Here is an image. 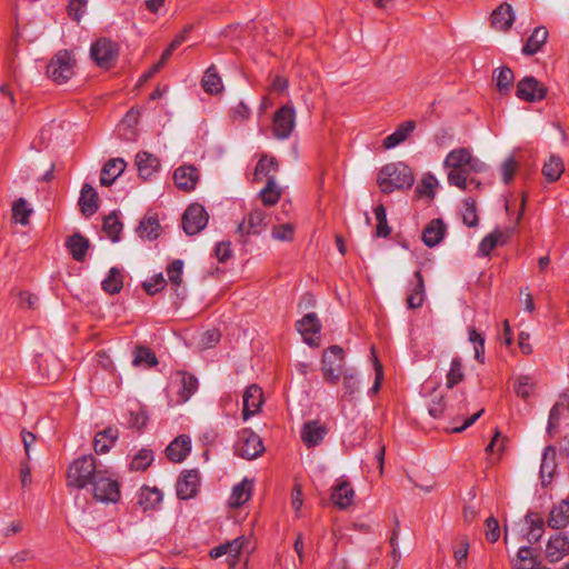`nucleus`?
I'll return each instance as SVG.
<instances>
[{
	"instance_id": "obj_32",
	"label": "nucleus",
	"mask_w": 569,
	"mask_h": 569,
	"mask_svg": "<svg viewBox=\"0 0 569 569\" xmlns=\"http://www.w3.org/2000/svg\"><path fill=\"white\" fill-rule=\"evenodd\" d=\"M548 525L553 529L566 528L569 525V500H562L552 508Z\"/></svg>"
},
{
	"instance_id": "obj_55",
	"label": "nucleus",
	"mask_w": 569,
	"mask_h": 569,
	"mask_svg": "<svg viewBox=\"0 0 569 569\" xmlns=\"http://www.w3.org/2000/svg\"><path fill=\"white\" fill-rule=\"evenodd\" d=\"M499 233L487 234L478 246V254L481 257H488L491 251L499 244Z\"/></svg>"
},
{
	"instance_id": "obj_59",
	"label": "nucleus",
	"mask_w": 569,
	"mask_h": 569,
	"mask_svg": "<svg viewBox=\"0 0 569 569\" xmlns=\"http://www.w3.org/2000/svg\"><path fill=\"white\" fill-rule=\"evenodd\" d=\"M502 181L508 184L517 171V162L513 157L507 158L500 168Z\"/></svg>"
},
{
	"instance_id": "obj_63",
	"label": "nucleus",
	"mask_w": 569,
	"mask_h": 569,
	"mask_svg": "<svg viewBox=\"0 0 569 569\" xmlns=\"http://www.w3.org/2000/svg\"><path fill=\"white\" fill-rule=\"evenodd\" d=\"M562 411V405L556 403L549 412L548 423H547V432L552 435L553 430L559 426L560 416Z\"/></svg>"
},
{
	"instance_id": "obj_17",
	"label": "nucleus",
	"mask_w": 569,
	"mask_h": 569,
	"mask_svg": "<svg viewBox=\"0 0 569 569\" xmlns=\"http://www.w3.org/2000/svg\"><path fill=\"white\" fill-rule=\"evenodd\" d=\"M136 166L139 176L147 180L151 178L160 169V160L152 153L140 151L136 156Z\"/></svg>"
},
{
	"instance_id": "obj_39",
	"label": "nucleus",
	"mask_w": 569,
	"mask_h": 569,
	"mask_svg": "<svg viewBox=\"0 0 569 569\" xmlns=\"http://www.w3.org/2000/svg\"><path fill=\"white\" fill-rule=\"evenodd\" d=\"M202 88L210 94H217L222 90V81L214 66H210L202 78Z\"/></svg>"
},
{
	"instance_id": "obj_13",
	"label": "nucleus",
	"mask_w": 569,
	"mask_h": 569,
	"mask_svg": "<svg viewBox=\"0 0 569 569\" xmlns=\"http://www.w3.org/2000/svg\"><path fill=\"white\" fill-rule=\"evenodd\" d=\"M200 486L199 472L194 469L183 471L178 478L176 490L179 499L187 500L193 498Z\"/></svg>"
},
{
	"instance_id": "obj_28",
	"label": "nucleus",
	"mask_w": 569,
	"mask_h": 569,
	"mask_svg": "<svg viewBox=\"0 0 569 569\" xmlns=\"http://www.w3.org/2000/svg\"><path fill=\"white\" fill-rule=\"evenodd\" d=\"M66 246L76 261H83L90 247L89 239L80 233H74L68 238Z\"/></svg>"
},
{
	"instance_id": "obj_23",
	"label": "nucleus",
	"mask_w": 569,
	"mask_h": 569,
	"mask_svg": "<svg viewBox=\"0 0 569 569\" xmlns=\"http://www.w3.org/2000/svg\"><path fill=\"white\" fill-rule=\"evenodd\" d=\"M446 233V226L441 219L431 220L422 231V241L423 243L432 248L439 244Z\"/></svg>"
},
{
	"instance_id": "obj_53",
	"label": "nucleus",
	"mask_w": 569,
	"mask_h": 569,
	"mask_svg": "<svg viewBox=\"0 0 569 569\" xmlns=\"http://www.w3.org/2000/svg\"><path fill=\"white\" fill-rule=\"evenodd\" d=\"M183 261L177 259L167 268V274L172 286L178 289L182 283Z\"/></svg>"
},
{
	"instance_id": "obj_35",
	"label": "nucleus",
	"mask_w": 569,
	"mask_h": 569,
	"mask_svg": "<svg viewBox=\"0 0 569 569\" xmlns=\"http://www.w3.org/2000/svg\"><path fill=\"white\" fill-rule=\"evenodd\" d=\"M470 156L471 151L468 148H456L447 154L443 167L451 170L466 167L470 160Z\"/></svg>"
},
{
	"instance_id": "obj_2",
	"label": "nucleus",
	"mask_w": 569,
	"mask_h": 569,
	"mask_svg": "<svg viewBox=\"0 0 569 569\" xmlns=\"http://www.w3.org/2000/svg\"><path fill=\"white\" fill-rule=\"evenodd\" d=\"M415 181L411 169L403 162L388 163L379 172L378 184L383 193L409 189Z\"/></svg>"
},
{
	"instance_id": "obj_14",
	"label": "nucleus",
	"mask_w": 569,
	"mask_h": 569,
	"mask_svg": "<svg viewBox=\"0 0 569 569\" xmlns=\"http://www.w3.org/2000/svg\"><path fill=\"white\" fill-rule=\"evenodd\" d=\"M262 399V389L257 385H250L243 392L242 397V417L248 420L250 417L259 412Z\"/></svg>"
},
{
	"instance_id": "obj_1",
	"label": "nucleus",
	"mask_w": 569,
	"mask_h": 569,
	"mask_svg": "<svg viewBox=\"0 0 569 569\" xmlns=\"http://www.w3.org/2000/svg\"><path fill=\"white\" fill-rule=\"evenodd\" d=\"M67 486L90 490L100 502H117L120 499V485L109 468L93 455L74 459L67 470Z\"/></svg>"
},
{
	"instance_id": "obj_49",
	"label": "nucleus",
	"mask_w": 569,
	"mask_h": 569,
	"mask_svg": "<svg viewBox=\"0 0 569 569\" xmlns=\"http://www.w3.org/2000/svg\"><path fill=\"white\" fill-rule=\"evenodd\" d=\"M522 562L527 563L528 566H536V559L533 558V550L531 547H520L516 558L512 560V568L513 569H529L522 567Z\"/></svg>"
},
{
	"instance_id": "obj_51",
	"label": "nucleus",
	"mask_w": 569,
	"mask_h": 569,
	"mask_svg": "<svg viewBox=\"0 0 569 569\" xmlns=\"http://www.w3.org/2000/svg\"><path fill=\"white\" fill-rule=\"evenodd\" d=\"M447 179L450 186H455L462 191L468 190V187L470 184H475V188L480 187V182L477 181L476 179H467L466 177H462L460 173L455 172L453 170H450L448 172Z\"/></svg>"
},
{
	"instance_id": "obj_64",
	"label": "nucleus",
	"mask_w": 569,
	"mask_h": 569,
	"mask_svg": "<svg viewBox=\"0 0 569 569\" xmlns=\"http://www.w3.org/2000/svg\"><path fill=\"white\" fill-rule=\"evenodd\" d=\"M341 377L343 378V388L346 395L353 396L359 390V382L355 373L346 371Z\"/></svg>"
},
{
	"instance_id": "obj_19",
	"label": "nucleus",
	"mask_w": 569,
	"mask_h": 569,
	"mask_svg": "<svg viewBox=\"0 0 569 569\" xmlns=\"http://www.w3.org/2000/svg\"><path fill=\"white\" fill-rule=\"evenodd\" d=\"M119 438V430L116 427H108L96 433L93 448L96 453L104 455L113 447Z\"/></svg>"
},
{
	"instance_id": "obj_8",
	"label": "nucleus",
	"mask_w": 569,
	"mask_h": 569,
	"mask_svg": "<svg viewBox=\"0 0 569 569\" xmlns=\"http://www.w3.org/2000/svg\"><path fill=\"white\" fill-rule=\"evenodd\" d=\"M208 223V213L199 203L190 204L182 216V228L188 236L199 233Z\"/></svg>"
},
{
	"instance_id": "obj_31",
	"label": "nucleus",
	"mask_w": 569,
	"mask_h": 569,
	"mask_svg": "<svg viewBox=\"0 0 569 569\" xmlns=\"http://www.w3.org/2000/svg\"><path fill=\"white\" fill-rule=\"evenodd\" d=\"M556 468V448L553 446H548L543 451L540 465V476L543 485L551 481Z\"/></svg>"
},
{
	"instance_id": "obj_34",
	"label": "nucleus",
	"mask_w": 569,
	"mask_h": 569,
	"mask_svg": "<svg viewBox=\"0 0 569 569\" xmlns=\"http://www.w3.org/2000/svg\"><path fill=\"white\" fill-rule=\"evenodd\" d=\"M565 171V163L557 154H550L542 167V174L548 182L557 181Z\"/></svg>"
},
{
	"instance_id": "obj_7",
	"label": "nucleus",
	"mask_w": 569,
	"mask_h": 569,
	"mask_svg": "<svg viewBox=\"0 0 569 569\" xmlns=\"http://www.w3.org/2000/svg\"><path fill=\"white\" fill-rule=\"evenodd\" d=\"M296 109L292 103L279 108L273 116L272 132L279 140L288 139L296 127Z\"/></svg>"
},
{
	"instance_id": "obj_62",
	"label": "nucleus",
	"mask_w": 569,
	"mask_h": 569,
	"mask_svg": "<svg viewBox=\"0 0 569 569\" xmlns=\"http://www.w3.org/2000/svg\"><path fill=\"white\" fill-rule=\"evenodd\" d=\"M486 539L489 542H496L498 541L500 537V528L498 520L495 517H489L486 520Z\"/></svg>"
},
{
	"instance_id": "obj_42",
	"label": "nucleus",
	"mask_w": 569,
	"mask_h": 569,
	"mask_svg": "<svg viewBox=\"0 0 569 569\" xmlns=\"http://www.w3.org/2000/svg\"><path fill=\"white\" fill-rule=\"evenodd\" d=\"M102 229L112 242H118L120 240L122 223L119 220L116 212H112L104 217Z\"/></svg>"
},
{
	"instance_id": "obj_4",
	"label": "nucleus",
	"mask_w": 569,
	"mask_h": 569,
	"mask_svg": "<svg viewBox=\"0 0 569 569\" xmlns=\"http://www.w3.org/2000/svg\"><path fill=\"white\" fill-rule=\"evenodd\" d=\"M74 60L68 50H60L47 66V74L54 82L61 84L73 76Z\"/></svg>"
},
{
	"instance_id": "obj_57",
	"label": "nucleus",
	"mask_w": 569,
	"mask_h": 569,
	"mask_svg": "<svg viewBox=\"0 0 569 569\" xmlns=\"http://www.w3.org/2000/svg\"><path fill=\"white\" fill-rule=\"evenodd\" d=\"M437 186V178L431 173H427L423 176L421 183L417 187V192L432 198Z\"/></svg>"
},
{
	"instance_id": "obj_26",
	"label": "nucleus",
	"mask_w": 569,
	"mask_h": 569,
	"mask_svg": "<svg viewBox=\"0 0 569 569\" xmlns=\"http://www.w3.org/2000/svg\"><path fill=\"white\" fill-rule=\"evenodd\" d=\"M126 167L127 163L121 158L108 160L101 170L100 183L106 187L111 186L114 180L124 171Z\"/></svg>"
},
{
	"instance_id": "obj_3",
	"label": "nucleus",
	"mask_w": 569,
	"mask_h": 569,
	"mask_svg": "<svg viewBox=\"0 0 569 569\" xmlns=\"http://www.w3.org/2000/svg\"><path fill=\"white\" fill-rule=\"evenodd\" d=\"M345 365L343 350L339 346L327 348L322 356V375L327 382L337 385L341 378Z\"/></svg>"
},
{
	"instance_id": "obj_50",
	"label": "nucleus",
	"mask_w": 569,
	"mask_h": 569,
	"mask_svg": "<svg viewBox=\"0 0 569 569\" xmlns=\"http://www.w3.org/2000/svg\"><path fill=\"white\" fill-rule=\"evenodd\" d=\"M153 461V452L149 449H141L132 459L130 469L134 471L146 470Z\"/></svg>"
},
{
	"instance_id": "obj_15",
	"label": "nucleus",
	"mask_w": 569,
	"mask_h": 569,
	"mask_svg": "<svg viewBox=\"0 0 569 569\" xmlns=\"http://www.w3.org/2000/svg\"><path fill=\"white\" fill-rule=\"evenodd\" d=\"M569 553V538L563 532L551 536L546 547V557L550 562H558Z\"/></svg>"
},
{
	"instance_id": "obj_16",
	"label": "nucleus",
	"mask_w": 569,
	"mask_h": 569,
	"mask_svg": "<svg viewBox=\"0 0 569 569\" xmlns=\"http://www.w3.org/2000/svg\"><path fill=\"white\" fill-rule=\"evenodd\" d=\"M327 432V428L318 420H310L303 423L300 436L308 448H313L323 441Z\"/></svg>"
},
{
	"instance_id": "obj_6",
	"label": "nucleus",
	"mask_w": 569,
	"mask_h": 569,
	"mask_svg": "<svg viewBox=\"0 0 569 569\" xmlns=\"http://www.w3.org/2000/svg\"><path fill=\"white\" fill-rule=\"evenodd\" d=\"M264 451L261 438L250 429H242L234 445V453L241 458L252 460Z\"/></svg>"
},
{
	"instance_id": "obj_33",
	"label": "nucleus",
	"mask_w": 569,
	"mask_h": 569,
	"mask_svg": "<svg viewBox=\"0 0 569 569\" xmlns=\"http://www.w3.org/2000/svg\"><path fill=\"white\" fill-rule=\"evenodd\" d=\"M162 501V492L158 488L143 486L139 490L138 503L143 510H151L158 507Z\"/></svg>"
},
{
	"instance_id": "obj_47",
	"label": "nucleus",
	"mask_w": 569,
	"mask_h": 569,
	"mask_svg": "<svg viewBox=\"0 0 569 569\" xmlns=\"http://www.w3.org/2000/svg\"><path fill=\"white\" fill-rule=\"evenodd\" d=\"M375 216L377 220L376 236L378 238H387L391 233V228L388 226L383 204H379L375 208Z\"/></svg>"
},
{
	"instance_id": "obj_38",
	"label": "nucleus",
	"mask_w": 569,
	"mask_h": 569,
	"mask_svg": "<svg viewBox=\"0 0 569 569\" xmlns=\"http://www.w3.org/2000/svg\"><path fill=\"white\" fill-rule=\"evenodd\" d=\"M281 188L276 182V177H270L259 197L264 206H274L281 198Z\"/></svg>"
},
{
	"instance_id": "obj_5",
	"label": "nucleus",
	"mask_w": 569,
	"mask_h": 569,
	"mask_svg": "<svg viewBox=\"0 0 569 569\" xmlns=\"http://www.w3.org/2000/svg\"><path fill=\"white\" fill-rule=\"evenodd\" d=\"M119 48L116 42L108 38H100L91 44L90 56L102 69H110L116 64Z\"/></svg>"
},
{
	"instance_id": "obj_41",
	"label": "nucleus",
	"mask_w": 569,
	"mask_h": 569,
	"mask_svg": "<svg viewBox=\"0 0 569 569\" xmlns=\"http://www.w3.org/2000/svg\"><path fill=\"white\" fill-rule=\"evenodd\" d=\"M101 286L102 289L109 295L119 293L123 287L121 270L117 267H112L108 277L102 281Z\"/></svg>"
},
{
	"instance_id": "obj_43",
	"label": "nucleus",
	"mask_w": 569,
	"mask_h": 569,
	"mask_svg": "<svg viewBox=\"0 0 569 569\" xmlns=\"http://www.w3.org/2000/svg\"><path fill=\"white\" fill-rule=\"evenodd\" d=\"M465 379L462 361L460 357H455L451 360L450 369L447 373L446 387L452 389Z\"/></svg>"
},
{
	"instance_id": "obj_45",
	"label": "nucleus",
	"mask_w": 569,
	"mask_h": 569,
	"mask_svg": "<svg viewBox=\"0 0 569 569\" xmlns=\"http://www.w3.org/2000/svg\"><path fill=\"white\" fill-rule=\"evenodd\" d=\"M428 412L431 417L438 419L442 417H451L455 415V410L451 406H448L445 398L436 397L428 406Z\"/></svg>"
},
{
	"instance_id": "obj_29",
	"label": "nucleus",
	"mask_w": 569,
	"mask_h": 569,
	"mask_svg": "<svg viewBox=\"0 0 569 569\" xmlns=\"http://www.w3.org/2000/svg\"><path fill=\"white\" fill-rule=\"evenodd\" d=\"M548 34V30L545 27H537L527 39L522 48V53L526 56H533L539 52L542 46L547 42Z\"/></svg>"
},
{
	"instance_id": "obj_30",
	"label": "nucleus",
	"mask_w": 569,
	"mask_h": 569,
	"mask_svg": "<svg viewBox=\"0 0 569 569\" xmlns=\"http://www.w3.org/2000/svg\"><path fill=\"white\" fill-rule=\"evenodd\" d=\"M415 128H416V122L412 121V120H409V121H406V122L401 123L396 129L395 132H392L391 134H389L388 137L385 138V140H383V148L385 149H392V148L399 146L405 140H407V138L415 130Z\"/></svg>"
},
{
	"instance_id": "obj_27",
	"label": "nucleus",
	"mask_w": 569,
	"mask_h": 569,
	"mask_svg": "<svg viewBox=\"0 0 569 569\" xmlns=\"http://www.w3.org/2000/svg\"><path fill=\"white\" fill-rule=\"evenodd\" d=\"M355 490L348 481H340L332 489L331 501L340 509H346L351 506Z\"/></svg>"
},
{
	"instance_id": "obj_56",
	"label": "nucleus",
	"mask_w": 569,
	"mask_h": 569,
	"mask_svg": "<svg viewBox=\"0 0 569 569\" xmlns=\"http://www.w3.org/2000/svg\"><path fill=\"white\" fill-rule=\"evenodd\" d=\"M271 236L278 241H291L295 236V227L291 223H283L272 228Z\"/></svg>"
},
{
	"instance_id": "obj_12",
	"label": "nucleus",
	"mask_w": 569,
	"mask_h": 569,
	"mask_svg": "<svg viewBox=\"0 0 569 569\" xmlns=\"http://www.w3.org/2000/svg\"><path fill=\"white\" fill-rule=\"evenodd\" d=\"M200 180L199 170L192 164H182L173 172L176 187L184 192L193 191Z\"/></svg>"
},
{
	"instance_id": "obj_24",
	"label": "nucleus",
	"mask_w": 569,
	"mask_h": 569,
	"mask_svg": "<svg viewBox=\"0 0 569 569\" xmlns=\"http://www.w3.org/2000/svg\"><path fill=\"white\" fill-rule=\"evenodd\" d=\"M515 21L512 7L509 3L500 4L491 14V24L496 30L507 31Z\"/></svg>"
},
{
	"instance_id": "obj_36",
	"label": "nucleus",
	"mask_w": 569,
	"mask_h": 569,
	"mask_svg": "<svg viewBox=\"0 0 569 569\" xmlns=\"http://www.w3.org/2000/svg\"><path fill=\"white\" fill-rule=\"evenodd\" d=\"M252 482L244 478L241 482L232 488L230 496V506L240 507L251 497Z\"/></svg>"
},
{
	"instance_id": "obj_18",
	"label": "nucleus",
	"mask_w": 569,
	"mask_h": 569,
	"mask_svg": "<svg viewBox=\"0 0 569 569\" xmlns=\"http://www.w3.org/2000/svg\"><path fill=\"white\" fill-rule=\"evenodd\" d=\"M160 222L157 214L147 213L139 222L136 232L143 240L153 241L160 234Z\"/></svg>"
},
{
	"instance_id": "obj_25",
	"label": "nucleus",
	"mask_w": 569,
	"mask_h": 569,
	"mask_svg": "<svg viewBox=\"0 0 569 569\" xmlns=\"http://www.w3.org/2000/svg\"><path fill=\"white\" fill-rule=\"evenodd\" d=\"M279 171V163L274 157H269L263 154L257 162V166L253 171V181L259 182L262 179H270V177H276V173Z\"/></svg>"
},
{
	"instance_id": "obj_48",
	"label": "nucleus",
	"mask_w": 569,
	"mask_h": 569,
	"mask_svg": "<svg viewBox=\"0 0 569 569\" xmlns=\"http://www.w3.org/2000/svg\"><path fill=\"white\" fill-rule=\"evenodd\" d=\"M515 80L513 72L510 68L503 67L499 69L496 76V84L500 93L505 94L510 91Z\"/></svg>"
},
{
	"instance_id": "obj_60",
	"label": "nucleus",
	"mask_w": 569,
	"mask_h": 569,
	"mask_svg": "<svg viewBox=\"0 0 569 569\" xmlns=\"http://www.w3.org/2000/svg\"><path fill=\"white\" fill-rule=\"evenodd\" d=\"M515 391L522 399H528L533 391V383L528 377H521L515 383Z\"/></svg>"
},
{
	"instance_id": "obj_54",
	"label": "nucleus",
	"mask_w": 569,
	"mask_h": 569,
	"mask_svg": "<svg viewBox=\"0 0 569 569\" xmlns=\"http://www.w3.org/2000/svg\"><path fill=\"white\" fill-rule=\"evenodd\" d=\"M469 552V541L467 538L459 539L453 546V557L458 567L467 565V557Z\"/></svg>"
},
{
	"instance_id": "obj_20",
	"label": "nucleus",
	"mask_w": 569,
	"mask_h": 569,
	"mask_svg": "<svg viewBox=\"0 0 569 569\" xmlns=\"http://www.w3.org/2000/svg\"><path fill=\"white\" fill-rule=\"evenodd\" d=\"M413 278L407 297V306L410 309H418L425 301V280L419 270L415 272Z\"/></svg>"
},
{
	"instance_id": "obj_46",
	"label": "nucleus",
	"mask_w": 569,
	"mask_h": 569,
	"mask_svg": "<svg viewBox=\"0 0 569 569\" xmlns=\"http://www.w3.org/2000/svg\"><path fill=\"white\" fill-rule=\"evenodd\" d=\"M32 209L28 207L24 198L17 199L12 204V218L16 222L26 226L29 223Z\"/></svg>"
},
{
	"instance_id": "obj_52",
	"label": "nucleus",
	"mask_w": 569,
	"mask_h": 569,
	"mask_svg": "<svg viewBox=\"0 0 569 569\" xmlns=\"http://www.w3.org/2000/svg\"><path fill=\"white\" fill-rule=\"evenodd\" d=\"M462 220L468 227H476L478 224L476 202L471 198L463 201Z\"/></svg>"
},
{
	"instance_id": "obj_10",
	"label": "nucleus",
	"mask_w": 569,
	"mask_h": 569,
	"mask_svg": "<svg viewBox=\"0 0 569 569\" xmlns=\"http://www.w3.org/2000/svg\"><path fill=\"white\" fill-rule=\"evenodd\" d=\"M267 227V212L263 209H252L247 219H243L237 227V232L246 238L251 234H260Z\"/></svg>"
},
{
	"instance_id": "obj_22",
	"label": "nucleus",
	"mask_w": 569,
	"mask_h": 569,
	"mask_svg": "<svg viewBox=\"0 0 569 569\" xmlns=\"http://www.w3.org/2000/svg\"><path fill=\"white\" fill-rule=\"evenodd\" d=\"M79 207L86 217L93 216L98 207V193L90 183H84L79 198Z\"/></svg>"
},
{
	"instance_id": "obj_11",
	"label": "nucleus",
	"mask_w": 569,
	"mask_h": 569,
	"mask_svg": "<svg viewBox=\"0 0 569 569\" xmlns=\"http://www.w3.org/2000/svg\"><path fill=\"white\" fill-rule=\"evenodd\" d=\"M296 328L309 346H317L321 330V323L315 312L307 313L298 320Z\"/></svg>"
},
{
	"instance_id": "obj_37",
	"label": "nucleus",
	"mask_w": 569,
	"mask_h": 569,
	"mask_svg": "<svg viewBox=\"0 0 569 569\" xmlns=\"http://www.w3.org/2000/svg\"><path fill=\"white\" fill-rule=\"evenodd\" d=\"M526 523L529 526V530L526 535V539L530 543L538 542L543 533V520L540 516L535 512H528L526 515Z\"/></svg>"
},
{
	"instance_id": "obj_61",
	"label": "nucleus",
	"mask_w": 569,
	"mask_h": 569,
	"mask_svg": "<svg viewBox=\"0 0 569 569\" xmlns=\"http://www.w3.org/2000/svg\"><path fill=\"white\" fill-rule=\"evenodd\" d=\"M166 283L167 282L162 273H159L152 277L149 281H146L143 283V288L148 295L152 296L159 292L161 289H163Z\"/></svg>"
},
{
	"instance_id": "obj_40",
	"label": "nucleus",
	"mask_w": 569,
	"mask_h": 569,
	"mask_svg": "<svg viewBox=\"0 0 569 569\" xmlns=\"http://www.w3.org/2000/svg\"><path fill=\"white\" fill-rule=\"evenodd\" d=\"M178 376L180 377V388L178 393L180 400L186 402L197 391L198 379L193 375L187 372H179Z\"/></svg>"
},
{
	"instance_id": "obj_44",
	"label": "nucleus",
	"mask_w": 569,
	"mask_h": 569,
	"mask_svg": "<svg viewBox=\"0 0 569 569\" xmlns=\"http://www.w3.org/2000/svg\"><path fill=\"white\" fill-rule=\"evenodd\" d=\"M133 366L153 367L158 365L156 353L147 347H136L133 352Z\"/></svg>"
},
{
	"instance_id": "obj_21",
	"label": "nucleus",
	"mask_w": 569,
	"mask_h": 569,
	"mask_svg": "<svg viewBox=\"0 0 569 569\" xmlns=\"http://www.w3.org/2000/svg\"><path fill=\"white\" fill-rule=\"evenodd\" d=\"M191 450V440L188 436L177 437L166 449L168 459L172 462H181Z\"/></svg>"
},
{
	"instance_id": "obj_58",
	"label": "nucleus",
	"mask_w": 569,
	"mask_h": 569,
	"mask_svg": "<svg viewBox=\"0 0 569 569\" xmlns=\"http://www.w3.org/2000/svg\"><path fill=\"white\" fill-rule=\"evenodd\" d=\"M88 0H70L68 4V14L77 22L81 20L87 11Z\"/></svg>"
},
{
	"instance_id": "obj_9",
	"label": "nucleus",
	"mask_w": 569,
	"mask_h": 569,
	"mask_svg": "<svg viewBox=\"0 0 569 569\" xmlns=\"http://www.w3.org/2000/svg\"><path fill=\"white\" fill-rule=\"evenodd\" d=\"M546 86L532 76H527L517 83L516 96L520 100L537 102L545 99Z\"/></svg>"
}]
</instances>
